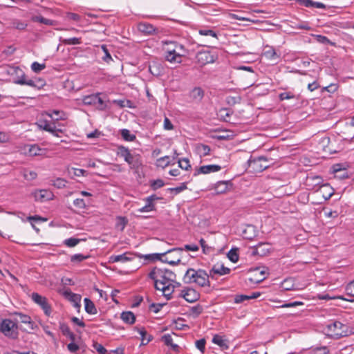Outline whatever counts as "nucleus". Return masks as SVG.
I'll use <instances>...</instances> for the list:
<instances>
[{
    "mask_svg": "<svg viewBox=\"0 0 354 354\" xmlns=\"http://www.w3.org/2000/svg\"><path fill=\"white\" fill-rule=\"evenodd\" d=\"M154 208V204L153 203H151V202H146V205L138 209V212H151L153 209Z\"/></svg>",
    "mask_w": 354,
    "mask_h": 354,
    "instance_id": "obj_47",
    "label": "nucleus"
},
{
    "mask_svg": "<svg viewBox=\"0 0 354 354\" xmlns=\"http://www.w3.org/2000/svg\"><path fill=\"white\" fill-rule=\"evenodd\" d=\"M346 290L354 297V280L347 285Z\"/></svg>",
    "mask_w": 354,
    "mask_h": 354,
    "instance_id": "obj_64",
    "label": "nucleus"
},
{
    "mask_svg": "<svg viewBox=\"0 0 354 354\" xmlns=\"http://www.w3.org/2000/svg\"><path fill=\"white\" fill-rule=\"evenodd\" d=\"M74 205L78 209H84L86 207V203L84 199L77 198L73 201Z\"/></svg>",
    "mask_w": 354,
    "mask_h": 354,
    "instance_id": "obj_51",
    "label": "nucleus"
},
{
    "mask_svg": "<svg viewBox=\"0 0 354 354\" xmlns=\"http://www.w3.org/2000/svg\"><path fill=\"white\" fill-rule=\"evenodd\" d=\"M199 242L203 252L208 253L210 251L211 248L206 244V241L203 239H201Z\"/></svg>",
    "mask_w": 354,
    "mask_h": 354,
    "instance_id": "obj_62",
    "label": "nucleus"
},
{
    "mask_svg": "<svg viewBox=\"0 0 354 354\" xmlns=\"http://www.w3.org/2000/svg\"><path fill=\"white\" fill-rule=\"evenodd\" d=\"M227 102L230 105H234L235 104H239L241 101V97L239 95L236 96H228L226 98Z\"/></svg>",
    "mask_w": 354,
    "mask_h": 354,
    "instance_id": "obj_42",
    "label": "nucleus"
},
{
    "mask_svg": "<svg viewBox=\"0 0 354 354\" xmlns=\"http://www.w3.org/2000/svg\"><path fill=\"white\" fill-rule=\"evenodd\" d=\"M149 277L153 280L156 289L162 291L167 299L171 298L174 288L180 285L176 281V274L165 268H153L149 273Z\"/></svg>",
    "mask_w": 354,
    "mask_h": 354,
    "instance_id": "obj_1",
    "label": "nucleus"
},
{
    "mask_svg": "<svg viewBox=\"0 0 354 354\" xmlns=\"http://www.w3.org/2000/svg\"><path fill=\"white\" fill-rule=\"evenodd\" d=\"M33 196L35 201L41 203L52 200L54 196L53 192L48 189L36 191L33 193Z\"/></svg>",
    "mask_w": 354,
    "mask_h": 354,
    "instance_id": "obj_12",
    "label": "nucleus"
},
{
    "mask_svg": "<svg viewBox=\"0 0 354 354\" xmlns=\"http://www.w3.org/2000/svg\"><path fill=\"white\" fill-rule=\"evenodd\" d=\"M203 270H194L193 268H189L185 272L183 281L186 283H192L196 282V279L199 277V272H202Z\"/></svg>",
    "mask_w": 354,
    "mask_h": 354,
    "instance_id": "obj_13",
    "label": "nucleus"
},
{
    "mask_svg": "<svg viewBox=\"0 0 354 354\" xmlns=\"http://www.w3.org/2000/svg\"><path fill=\"white\" fill-rule=\"evenodd\" d=\"M32 21L35 22H39L41 24H44L46 25H52L53 21L50 19H46L42 16H33L32 17Z\"/></svg>",
    "mask_w": 354,
    "mask_h": 354,
    "instance_id": "obj_39",
    "label": "nucleus"
},
{
    "mask_svg": "<svg viewBox=\"0 0 354 354\" xmlns=\"http://www.w3.org/2000/svg\"><path fill=\"white\" fill-rule=\"evenodd\" d=\"M249 297L246 295H236L234 297V303L240 304L245 300H248Z\"/></svg>",
    "mask_w": 354,
    "mask_h": 354,
    "instance_id": "obj_60",
    "label": "nucleus"
},
{
    "mask_svg": "<svg viewBox=\"0 0 354 354\" xmlns=\"http://www.w3.org/2000/svg\"><path fill=\"white\" fill-rule=\"evenodd\" d=\"M12 26L17 30H23L26 28L28 24L19 19H14L12 21Z\"/></svg>",
    "mask_w": 354,
    "mask_h": 354,
    "instance_id": "obj_35",
    "label": "nucleus"
},
{
    "mask_svg": "<svg viewBox=\"0 0 354 354\" xmlns=\"http://www.w3.org/2000/svg\"><path fill=\"white\" fill-rule=\"evenodd\" d=\"M196 348L200 350L201 352H204L205 346V339H201L196 342Z\"/></svg>",
    "mask_w": 354,
    "mask_h": 354,
    "instance_id": "obj_59",
    "label": "nucleus"
},
{
    "mask_svg": "<svg viewBox=\"0 0 354 354\" xmlns=\"http://www.w3.org/2000/svg\"><path fill=\"white\" fill-rule=\"evenodd\" d=\"M196 149L201 156H206L209 155L210 152V147L206 145H198Z\"/></svg>",
    "mask_w": 354,
    "mask_h": 354,
    "instance_id": "obj_31",
    "label": "nucleus"
},
{
    "mask_svg": "<svg viewBox=\"0 0 354 354\" xmlns=\"http://www.w3.org/2000/svg\"><path fill=\"white\" fill-rule=\"evenodd\" d=\"M60 328L62 330V333L64 335L69 337V338L72 341L75 340V335L70 330V328H69V327L67 325L62 324Z\"/></svg>",
    "mask_w": 354,
    "mask_h": 354,
    "instance_id": "obj_38",
    "label": "nucleus"
},
{
    "mask_svg": "<svg viewBox=\"0 0 354 354\" xmlns=\"http://www.w3.org/2000/svg\"><path fill=\"white\" fill-rule=\"evenodd\" d=\"M230 269L225 267L223 265H214L210 270V274H218L219 276L229 274Z\"/></svg>",
    "mask_w": 354,
    "mask_h": 354,
    "instance_id": "obj_22",
    "label": "nucleus"
},
{
    "mask_svg": "<svg viewBox=\"0 0 354 354\" xmlns=\"http://www.w3.org/2000/svg\"><path fill=\"white\" fill-rule=\"evenodd\" d=\"M134 259V255L130 252H125L119 255H112L109 257L110 263H115V262H127L132 261Z\"/></svg>",
    "mask_w": 354,
    "mask_h": 354,
    "instance_id": "obj_17",
    "label": "nucleus"
},
{
    "mask_svg": "<svg viewBox=\"0 0 354 354\" xmlns=\"http://www.w3.org/2000/svg\"><path fill=\"white\" fill-rule=\"evenodd\" d=\"M187 189V185L185 183H181V185L178 187L169 188L168 190H169L171 192H175L176 194H178L180 193L181 192Z\"/></svg>",
    "mask_w": 354,
    "mask_h": 354,
    "instance_id": "obj_46",
    "label": "nucleus"
},
{
    "mask_svg": "<svg viewBox=\"0 0 354 354\" xmlns=\"http://www.w3.org/2000/svg\"><path fill=\"white\" fill-rule=\"evenodd\" d=\"M183 55L180 54L179 50L177 49H172L168 48L166 50L165 59L167 61L172 64H178L182 62Z\"/></svg>",
    "mask_w": 354,
    "mask_h": 354,
    "instance_id": "obj_10",
    "label": "nucleus"
},
{
    "mask_svg": "<svg viewBox=\"0 0 354 354\" xmlns=\"http://www.w3.org/2000/svg\"><path fill=\"white\" fill-rule=\"evenodd\" d=\"M221 169V167L218 165H203L199 167L198 170V173L201 174H210V173H214L220 171Z\"/></svg>",
    "mask_w": 354,
    "mask_h": 354,
    "instance_id": "obj_21",
    "label": "nucleus"
},
{
    "mask_svg": "<svg viewBox=\"0 0 354 354\" xmlns=\"http://www.w3.org/2000/svg\"><path fill=\"white\" fill-rule=\"evenodd\" d=\"M191 313L195 317H198L203 312V307L201 305L193 306L190 309Z\"/></svg>",
    "mask_w": 354,
    "mask_h": 354,
    "instance_id": "obj_50",
    "label": "nucleus"
},
{
    "mask_svg": "<svg viewBox=\"0 0 354 354\" xmlns=\"http://www.w3.org/2000/svg\"><path fill=\"white\" fill-rule=\"evenodd\" d=\"M95 106L97 109H98L99 110H104L106 108V104H105L104 102L99 96V95H97V98L96 102L95 104Z\"/></svg>",
    "mask_w": 354,
    "mask_h": 354,
    "instance_id": "obj_52",
    "label": "nucleus"
},
{
    "mask_svg": "<svg viewBox=\"0 0 354 354\" xmlns=\"http://www.w3.org/2000/svg\"><path fill=\"white\" fill-rule=\"evenodd\" d=\"M178 166L185 170H187L191 166L187 158H183L178 160Z\"/></svg>",
    "mask_w": 354,
    "mask_h": 354,
    "instance_id": "obj_48",
    "label": "nucleus"
},
{
    "mask_svg": "<svg viewBox=\"0 0 354 354\" xmlns=\"http://www.w3.org/2000/svg\"><path fill=\"white\" fill-rule=\"evenodd\" d=\"M8 73L16 74L18 77L16 80H13V82L16 84L19 85H28L37 89H40L45 86L44 80L41 79H27L25 73L19 67L12 66L10 67Z\"/></svg>",
    "mask_w": 354,
    "mask_h": 354,
    "instance_id": "obj_3",
    "label": "nucleus"
},
{
    "mask_svg": "<svg viewBox=\"0 0 354 354\" xmlns=\"http://www.w3.org/2000/svg\"><path fill=\"white\" fill-rule=\"evenodd\" d=\"M36 124L40 129L44 130L48 132H54L55 130V123L50 122L45 119H39Z\"/></svg>",
    "mask_w": 354,
    "mask_h": 354,
    "instance_id": "obj_19",
    "label": "nucleus"
},
{
    "mask_svg": "<svg viewBox=\"0 0 354 354\" xmlns=\"http://www.w3.org/2000/svg\"><path fill=\"white\" fill-rule=\"evenodd\" d=\"M163 127H164V129L168 130V131L172 130L174 129V125L172 124L170 120L167 117H165L164 119Z\"/></svg>",
    "mask_w": 354,
    "mask_h": 354,
    "instance_id": "obj_57",
    "label": "nucleus"
},
{
    "mask_svg": "<svg viewBox=\"0 0 354 354\" xmlns=\"http://www.w3.org/2000/svg\"><path fill=\"white\" fill-rule=\"evenodd\" d=\"M122 138L126 141H133L136 137L134 134L131 133L130 131L126 129L120 131Z\"/></svg>",
    "mask_w": 354,
    "mask_h": 354,
    "instance_id": "obj_32",
    "label": "nucleus"
},
{
    "mask_svg": "<svg viewBox=\"0 0 354 354\" xmlns=\"http://www.w3.org/2000/svg\"><path fill=\"white\" fill-rule=\"evenodd\" d=\"M64 43L67 45H77L81 44V40L80 38L72 37L64 39Z\"/></svg>",
    "mask_w": 354,
    "mask_h": 354,
    "instance_id": "obj_49",
    "label": "nucleus"
},
{
    "mask_svg": "<svg viewBox=\"0 0 354 354\" xmlns=\"http://www.w3.org/2000/svg\"><path fill=\"white\" fill-rule=\"evenodd\" d=\"M198 34L202 36H209L218 39L217 33L212 29L201 28L198 30Z\"/></svg>",
    "mask_w": 354,
    "mask_h": 354,
    "instance_id": "obj_33",
    "label": "nucleus"
},
{
    "mask_svg": "<svg viewBox=\"0 0 354 354\" xmlns=\"http://www.w3.org/2000/svg\"><path fill=\"white\" fill-rule=\"evenodd\" d=\"M136 330L140 335L141 342L142 345L147 344L149 342L153 339V336L149 335L145 328H136Z\"/></svg>",
    "mask_w": 354,
    "mask_h": 354,
    "instance_id": "obj_25",
    "label": "nucleus"
},
{
    "mask_svg": "<svg viewBox=\"0 0 354 354\" xmlns=\"http://www.w3.org/2000/svg\"><path fill=\"white\" fill-rule=\"evenodd\" d=\"M195 283L201 287L209 286V276L205 270H203L202 272H199V277Z\"/></svg>",
    "mask_w": 354,
    "mask_h": 354,
    "instance_id": "obj_24",
    "label": "nucleus"
},
{
    "mask_svg": "<svg viewBox=\"0 0 354 354\" xmlns=\"http://www.w3.org/2000/svg\"><path fill=\"white\" fill-rule=\"evenodd\" d=\"M180 297H183L187 301L193 303L199 299L200 295L194 289L187 288L181 291Z\"/></svg>",
    "mask_w": 354,
    "mask_h": 354,
    "instance_id": "obj_11",
    "label": "nucleus"
},
{
    "mask_svg": "<svg viewBox=\"0 0 354 354\" xmlns=\"http://www.w3.org/2000/svg\"><path fill=\"white\" fill-rule=\"evenodd\" d=\"M66 180L63 178H57L54 183L53 185L59 189L63 188L66 186Z\"/></svg>",
    "mask_w": 354,
    "mask_h": 354,
    "instance_id": "obj_53",
    "label": "nucleus"
},
{
    "mask_svg": "<svg viewBox=\"0 0 354 354\" xmlns=\"http://www.w3.org/2000/svg\"><path fill=\"white\" fill-rule=\"evenodd\" d=\"M120 317L124 322L129 324H133L136 322V317L131 311L122 313Z\"/></svg>",
    "mask_w": 354,
    "mask_h": 354,
    "instance_id": "obj_29",
    "label": "nucleus"
},
{
    "mask_svg": "<svg viewBox=\"0 0 354 354\" xmlns=\"http://www.w3.org/2000/svg\"><path fill=\"white\" fill-rule=\"evenodd\" d=\"M12 315H15L18 317V319H16V322L29 324L30 328H32L33 323L30 316L18 312H15L12 313Z\"/></svg>",
    "mask_w": 354,
    "mask_h": 354,
    "instance_id": "obj_27",
    "label": "nucleus"
},
{
    "mask_svg": "<svg viewBox=\"0 0 354 354\" xmlns=\"http://www.w3.org/2000/svg\"><path fill=\"white\" fill-rule=\"evenodd\" d=\"M85 310L87 313L91 315H95L97 313V309L93 304V302L89 299L88 298H85L84 299Z\"/></svg>",
    "mask_w": 354,
    "mask_h": 354,
    "instance_id": "obj_30",
    "label": "nucleus"
},
{
    "mask_svg": "<svg viewBox=\"0 0 354 354\" xmlns=\"http://www.w3.org/2000/svg\"><path fill=\"white\" fill-rule=\"evenodd\" d=\"M30 297L35 304L41 307L46 315H50L52 312L51 306L49 304L46 297L37 292H32Z\"/></svg>",
    "mask_w": 354,
    "mask_h": 354,
    "instance_id": "obj_7",
    "label": "nucleus"
},
{
    "mask_svg": "<svg viewBox=\"0 0 354 354\" xmlns=\"http://www.w3.org/2000/svg\"><path fill=\"white\" fill-rule=\"evenodd\" d=\"M169 164H170V157L168 156L161 157L157 160V166H158V167L165 168L167 166H168Z\"/></svg>",
    "mask_w": 354,
    "mask_h": 354,
    "instance_id": "obj_37",
    "label": "nucleus"
},
{
    "mask_svg": "<svg viewBox=\"0 0 354 354\" xmlns=\"http://www.w3.org/2000/svg\"><path fill=\"white\" fill-rule=\"evenodd\" d=\"M232 184L229 180L219 181L214 185V189L217 194L226 193L232 188Z\"/></svg>",
    "mask_w": 354,
    "mask_h": 354,
    "instance_id": "obj_16",
    "label": "nucleus"
},
{
    "mask_svg": "<svg viewBox=\"0 0 354 354\" xmlns=\"http://www.w3.org/2000/svg\"><path fill=\"white\" fill-rule=\"evenodd\" d=\"M205 91L201 87H194L189 93V97L193 102L199 103L204 97Z\"/></svg>",
    "mask_w": 354,
    "mask_h": 354,
    "instance_id": "obj_18",
    "label": "nucleus"
},
{
    "mask_svg": "<svg viewBox=\"0 0 354 354\" xmlns=\"http://www.w3.org/2000/svg\"><path fill=\"white\" fill-rule=\"evenodd\" d=\"M249 166L255 172H261L269 167L268 160L266 157L260 156L249 160Z\"/></svg>",
    "mask_w": 354,
    "mask_h": 354,
    "instance_id": "obj_8",
    "label": "nucleus"
},
{
    "mask_svg": "<svg viewBox=\"0 0 354 354\" xmlns=\"http://www.w3.org/2000/svg\"><path fill=\"white\" fill-rule=\"evenodd\" d=\"M98 95H86L83 97L82 102L85 105H93L96 102Z\"/></svg>",
    "mask_w": 354,
    "mask_h": 354,
    "instance_id": "obj_34",
    "label": "nucleus"
},
{
    "mask_svg": "<svg viewBox=\"0 0 354 354\" xmlns=\"http://www.w3.org/2000/svg\"><path fill=\"white\" fill-rule=\"evenodd\" d=\"M80 240L76 238H69L64 241V244L68 247H75L80 243Z\"/></svg>",
    "mask_w": 354,
    "mask_h": 354,
    "instance_id": "obj_44",
    "label": "nucleus"
},
{
    "mask_svg": "<svg viewBox=\"0 0 354 354\" xmlns=\"http://www.w3.org/2000/svg\"><path fill=\"white\" fill-rule=\"evenodd\" d=\"M328 331L330 335L335 338L346 337L349 334V328L347 325L342 324L339 321H335L327 325Z\"/></svg>",
    "mask_w": 354,
    "mask_h": 354,
    "instance_id": "obj_4",
    "label": "nucleus"
},
{
    "mask_svg": "<svg viewBox=\"0 0 354 354\" xmlns=\"http://www.w3.org/2000/svg\"><path fill=\"white\" fill-rule=\"evenodd\" d=\"M279 98L281 101L285 100H290L295 98V95L291 92H283L279 95Z\"/></svg>",
    "mask_w": 354,
    "mask_h": 354,
    "instance_id": "obj_45",
    "label": "nucleus"
},
{
    "mask_svg": "<svg viewBox=\"0 0 354 354\" xmlns=\"http://www.w3.org/2000/svg\"><path fill=\"white\" fill-rule=\"evenodd\" d=\"M304 303L302 301H293L289 303H285L281 306V308H292L297 306H303Z\"/></svg>",
    "mask_w": 354,
    "mask_h": 354,
    "instance_id": "obj_56",
    "label": "nucleus"
},
{
    "mask_svg": "<svg viewBox=\"0 0 354 354\" xmlns=\"http://www.w3.org/2000/svg\"><path fill=\"white\" fill-rule=\"evenodd\" d=\"M93 347L100 354H106L107 352L106 349L100 344L95 343Z\"/></svg>",
    "mask_w": 354,
    "mask_h": 354,
    "instance_id": "obj_58",
    "label": "nucleus"
},
{
    "mask_svg": "<svg viewBox=\"0 0 354 354\" xmlns=\"http://www.w3.org/2000/svg\"><path fill=\"white\" fill-rule=\"evenodd\" d=\"M263 55L268 59L276 60L279 56L275 50L271 46H266L263 50Z\"/></svg>",
    "mask_w": 354,
    "mask_h": 354,
    "instance_id": "obj_28",
    "label": "nucleus"
},
{
    "mask_svg": "<svg viewBox=\"0 0 354 354\" xmlns=\"http://www.w3.org/2000/svg\"><path fill=\"white\" fill-rule=\"evenodd\" d=\"M17 323L10 319H4L0 321V332L5 336L16 339L18 336Z\"/></svg>",
    "mask_w": 354,
    "mask_h": 354,
    "instance_id": "obj_5",
    "label": "nucleus"
},
{
    "mask_svg": "<svg viewBox=\"0 0 354 354\" xmlns=\"http://www.w3.org/2000/svg\"><path fill=\"white\" fill-rule=\"evenodd\" d=\"M300 5L307 8L314 7L322 9H325L326 8V5L323 3L313 1V0H300Z\"/></svg>",
    "mask_w": 354,
    "mask_h": 354,
    "instance_id": "obj_26",
    "label": "nucleus"
},
{
    "mask_svg": "<svg viewBox=\"0 0 354 354\" xmlns=\"http://www.w3.org/2000/svg\"><path fill=\"white\" fill-rule=\"evenodd\" d=\"M212 342L218 345L221 349H228V340L224 337V336L216 334L213 336Z\"/></svg>",
    "mask_w": 354,
    "mask_h": 354,
    "instance_id": "obj_20",
    "label": "nucleus"
},
{
    "mask_svg": "<svg viewBox=\"0 0 354 354\" xmlns=\"http://www.w3.org/2000/svg\"><path fill=\"white\" fill-rule=\"evenodd\" d=\"M28 153L31 156H44L46 153L45 149L40 148L37 145H28Z\"/></svg>",
    "mask_w": 354,
    "mask_h": 354,
    "instance_id": "obj_23",
    "label": "nucleus"
},
{
    "mask_svg": "<svg viewBox=\"0 0 354 354\" xmlns=\"http://www.w3.org/2000/svg\"><path fill=\"white\" fill-rule=\"evenodd\" d=\"M183 248H175L162 253L151 254L146 256V259L153 261H160L172 266L178 265L181 261Z\"/></svg>",
    "mask_w": 354,
    "mask_h": 354,
    "instance_id": "obj_2",
    "label": "nucleus"
},
{
    "mask_svg": "<svg viewBox=\"0 0 354 354\" xmlns=\"http://www.w3.org/2000/svg\"><path fill=\"white\" fill-rule=\"evenodd\" d=\"M227 257L232 262H233V263L237 262L239 260V255L237 253V250L236 249H231L227 253Z\"/></svg>",
    "mask_w": 354,
    "mask_h": 354,
    "instance_id": "obj_40",
    "label": "nucleus"
},
{
    "mask_svg": "<svg viewBox=\"0 0 354 354\" xmlns=\"http://www.w3.org/2000/svg\"><path fill=\"white\" fill-rule=\"evenodd\" d=\"M117 155L122 157L125 162H127L131 168H135L138 167V162L136 158V156L130 153L128 148L124 146H119L117 150Z\"/></svg>",
    "mask_w": 354,
    "mask_h": 354,
    "instance_id": "obj_6",
    "label": "nucleus"
},
{
    "mask_svg": "<svg viewBox=\"0 0 354 354\" xmlns=\"http://www.w3.org/2000/svg\"><path fill=\"white\" fill-rule=\"evenodd\" d=\"M138 29L140 32L146 35H156L158 33V30L147 22L139 23L138 24Z\"/></svg>",
    "mask_w": 354,
    "mask_h": 354,
    "instance_id": "obj_15",
    "label": "nucleus"
},
{
    "mask_svg": "<svg viewBox=\"0 0 354 354\" xmlns=\"http://www.w3.org/2000/svg\"><path fill=\"white\" fill-rule=\"evenodd\" d=\"M89 257L88 255H83L82 254H75L71 257V262H81L84 260L87 259Z\"/></svg>",
    "mask_w": 354,
    "mask_h": 354,
    "instance_id": "obj_41",
    "label": "nucleus"
},
{
    "mask_svg": "<svg viewBox=\"0 0 354 354\" xmlns=\"http://www.w3.org/2000/svg\"><path fill=\"white\" fill-rule=\"evenodd\" d=\"M65 295H67L69 299L73 302L75 305H78L81 301V296L77 294L73 293L71 292H65Z\"/></svg>",
    "mask_w": 354,
    "mask_h": 354,
    "instance_id": "obj_36",
    "label": "nucleus"
},
{
    "mask_svg": "<svg viewBox=\"0 0 354 354\" xmlns=\"http://www.w3.org/2000/svg\"><path fill=\"white\" fill-rule=\"evenodd\" d=\"M317 193L321 195L326 201L330 198L334 194L333 188L329 184H324L319 186Z\"/></svg>",
    "mask_w": 354,
    "mask_h": 354,
    "instance_id": "obj_14",
    "label": "nucleus"
},
{
    "mask_svg": "<svg viewBox=\"0 0 354 354\" xmlns=\"http://www.w3.org/2000/svg\"><path fill=\"white\" fill-rule=\"evenodd\" d=\"M24 178L28 180H32L36 178L37 174L32 171H26L24 174Z\"/></svg>",
    "mask_w": 354,
    "mask_h": 354,
    "instance_id": "obj_54",
    "label": "nucleus"
},
{
    "mask_svg": "<svg viewBox=\"0 0 354 354\" xmlns=\"http://www.w3.org/2000/svg\"><path fill=\"white\" fill-rule=\"evenodd\" d=\"M217 57L215 54H212L210 51L203 50L196 54V62L201 66L207 64L213 63L216 59Z\"/></svg>",
    "mask_w": 354,
    "mask_h": 354,
    "instance_id": "obj_9",
    "label": "nucleus"
},
{
    "mask_svg": "<svg viewBox=\"0 0 354 354\" xmlns=\"http://www.w3.org/2000/svg\"><path fill=\"white\" fill-rule=\"evenodd\" d=\"M162 341L167 346H171L173 344V339L169 334H166L162 336Z\"/></svg>",
    "mask_w": 354,
    "mask_h": 354,
    "instance_id": "obj_61",
    "label": "nucleus"
},
{
    "mask_svg": "<svg viewBox=\"0 0 354 354\" xmlns=\"http://www.w3.org/2000/svg\"><path fill=\"white\" fill-rule=\"evenodd\" d=\"M67 348L68 351H71V353H75L79 349L78 345L74 342H71L70 344H68L67 345Z\"/></svg>",
    "mask_w": 354,
    "mask_h": 354,
    "instance_id": "obj_63",
    "label": "nucleus"
},
{
    "mask_svg": "<svg viewBox=\"0 0 354 354\" xmlns=\"http://www.w3.org/2000/svg\"><path fill=\"white\" fill-rule=\"evenodd\" d=\"M165 183L162 180L157 179L151 183V186L153 189H157L158 188L163 187Z\"/></svg>",
    "mask_w": 354,
    "mask_h": 354,
    "instance_id": "obj_55",
    "label": "nucleus"
},
{
    "mask_svg": "<svg viewBox=\"0 0 354 354\" xmlns=\"http://www.w3.org/2000/svg\"><path fill=\"white\" fill-rule=\"evenodd\" d=\"M46 68V65L44 64H39L37 62H33L31 64V69L35 73H39L41 71Z\"/></svg>",
    "mask_w": 354,
    "mask_h": 354,
    "instance_id": "obj_43",
    "label": "nucleus"
}]
</instances>
